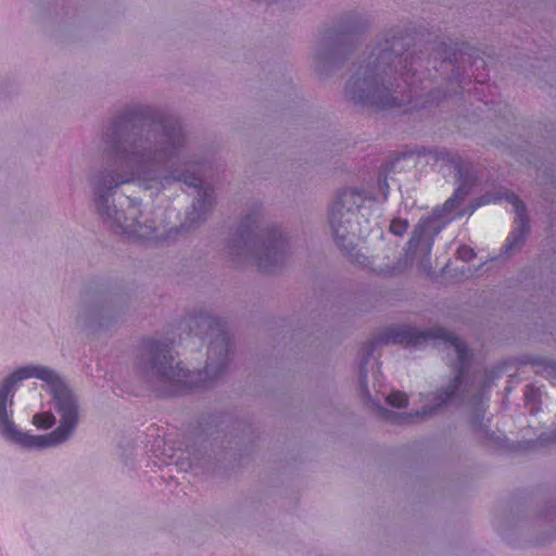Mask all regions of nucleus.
<instances>
[{"label":"nucleus","mask_w":556,"mask_h":556,"mask_svg":"<svg viewBox=\"0 0 556 556\" xmlns=\"http://www.w3.org/2000/svg\"><path fill=\"white\" fill-rule=\"evenodd\" d=\"M457 255L460 260H463L465 262H468L476 256L473 250L466 245L458 248Z\"/></svg>","instance_id":"2eb2a0df"},{"label":"nucleus","mask_w":556,"mask_h":556,"mask_svg":"<svg viewBox=\"0 0 556 556\" xmlns=\"http://www.w3.org/2000/svg\"><path fill=\"white\" fill-rule=\"evenodd\" d=\"M505 199L509 204H511L516 213V226L506 239L507 251H513L523 242L526 232L529 228V220L527 215V207L518 198V195L515 193H506Z\"/></svg>","instance_id":"1a4fd4ad"},{"label":"nucleus","mask_w":556,"mask_h":556,"mask_svg":"<svg viewBox=\"0 0 556 556\" xmlns=\"http://www.w3.org/2000/svg\"><path fill=\"white\" fill-rule=\"evenodd\" d=\"M79 419L75 395L61 375L40 364L16 368L0 382V433L22 447L63 444Z\"/></svg>","instance_id":"f257e3e1"},{"label":"nucleus","mask_w":556,"mask_h":556,"mask_svg":"<svg viewBox=\"0 0 556 556\" xmlns=\"http://www.w3.org/2000/svg\"><path fill=\"white\" fill-rule=\"evenodd\" d=\"M345 197H348L346 193H344L331 207L330 226L332 228L337 244L344 252L350 254L354 249V241L350 236L348 226L350 225L354 214L350 208L343 211Z\"/></svg>","instance_id":"0eeeda50"},{"label":"nucleus","mask_w":556,"mask_h":556,"mask_svg":"<svg viewBox=\"0 0 556 556\" xmlns=\"http://www.w3.org/2000/svg\"><path fill=\"white\" fill-rule=\"evenodd\" d=\"M546 370L553 380V384L556 386V363L549 364Z\"/></svg>","instance_id":"a211bd4d"},{"label":"nucleus","mask_w":556,"mask_h":556,"mask_svg":"<svg viewBox=\"0 0 556 556\" xmlns=\"http://www.w3.org/2000/svg\"><path fill=\"white\" fill-rule=\"evenodd\" d=\"M408 229V223L402 219H394L390 225V231L396 236H403Z\"/></svg>","instance_id":"4468645a"},{"label":"nucleus","mask_w":556,"mask_h":556,"mask_svg":"<svg viewBox=\"0 0 556 556\" xmlns=\"http://www.w3.org/2000/svg\"><path fill=\"white\" fill-rule=\"evenodd\" d=\"M257 214L248 215L239 228V254L250 255L256 266L264 271H271L274 266L282 261L286 251V240L279 229L273 228L266 233H257Z\"/></svg>","instance_id":"423d86ee"},{"label":"nucleus","mask_w":556,"mask_h":556,"mask_svg":"<svg viewBox=\"0 0 556 556\" xmlns=\"http://www.w3.org/2000/svg\"><path fill=\"white\" fill-rule=\"evenodd\" d=\"M465 195L466 191L463 190L462 188H458L455 191L454 195L446 200V202L444 203V210L451 212L454 208H456L459 205L460 201L464 200Z\"/></svg>","instance_id":"ddd939ff"},{"label":"nucleus","mask_w":556,"mask_h":556,"mask_svg":"<svg viewBox=\"0 0 556 556\" xmlns=\"http://www.w3.org/2000/svg\"><path fill=\"white\" fill-rule=\"evenodd\" d=\"M349 30H350L351 33H353V31H357V30H358V28H357V27H353V28H351V29H349Z\"/></svg>","instance_id":"aec40b11"},{"label":"nucleus","mask_w":556,"mask_h":556,"mask_svg":"<svg viewBox=\"0 0 556 556\" xmlns=\"http://www.w3.org/2000/svg\"><path fill=\"white\" fill-rule=\"evenodd\" d=\"M33 425L38 429H50L55 424V417L50 412L37 413L33 416Z\"/></svg>","instance_id":"9b49d317"},{"label":"nucleus","mask_w":556,"mask_h":556,"mask_svg":"<svg viewBox=\"0 0 556 556\" xmlns=\"http://www.w3.org/2000/svg\"><path fill=\"white\" fill-rule=\"evenodd\" d=\"M445 53V56L442 59L441 61V67L442 66H448V65H454V63L457 62V59H456V54L455 52H448L446 53V51H444Z\"/></svg>","instance_id":"dca6fc26"},{"label":"nucleus","mask_w":556,"mask_h":556,"mask_svg":"<svg viewBox=\"0 0 556 556\" xmlns=\"http://www.w3.org/2000/svg\"><path fill=\"white\" fill-rule=\"evenodd\" d=\"M441 231L434 218L427 217L419 220L408 242L412 254L421 253L429 256L435 236Z\"/></svg>","instance_id":"6e6552de"},{"label":"nucleus","mask_w":556,"mask_h":556,"mask_svg":"<svg viewBox=\"0 0 556 556\" xmlns=\"http://www.w3.org/2000/svg\"><path fill=\"white\" fill-rule=\"evenodd\" d=\"M195 167V165H191ZM174 178L178 181H182L189 187H193L197 190L198 198L193 203V210H198V207L204 211L207 206L212 204V190L205 186L203 178L200 174V166L197 165V169L193 168L190 173L189 169L185 172H176L174 174Z\"/></svg>","instance_id":"9d476101"},{"label":"nucleus","mask_w":556,"mask_h":556,"mask_svg":"<svg viewBox=\"0 0 556 556\" xmlns=\"http://www.w3.org/2000/svg\"><path fill=\"white\" fill-rule=\"evenodd\" d=\"M404 37L386 40L370 54L365 66L348 81L345 93L354 103L379 109L404 108L407 112L418 108L413 98L418 93L413 78L424 81V73H417L422 60L408 53L397 54L404 45Z\"/></svg>","instance_id":"7ed1b4c3"},{"label":"nucleus","mask_w":556,"mask_h":556,"mask_svg":"<svg viewBox=\"0 0 556 556\" xmlns=\"http://www.w3.org/2000/svg\"><path fill=\"white\" fill-rule=\"evenodd\" d=\"M429 340L439 341V344L444 345L448 355L456 357V364L454 366L457 370V375L444 392L433 395L430 401L431 404L428 403V400H422V402L426 403L421 410H416L414 415L409 414L405 416L389 414L387 417L394 422H408L413 417H428L434 414L444 404L464 400L470 392L468 386L465 384V377L469 367V352L467 346L452 332L441 328L434 331H421L408 326H402L392 329L387 337V341L414 346L427 343ZM421 399H424V396H421Z\"/></svg>","instance_id":"39448f33"},{"label":"nucleus","mask_w":556,"mask_h":556,"mask_svg":"<svg viewBox=\"0 0 556 556\" xmlns=\"http://www.w3.org/2000/svg\"><path fill=\"white\" fill-rule=\"evenodd\" d=\"M435 99V97L432 94V93H429L427 96V99L424 101L425 103H428V102H433Z\"/></svg>","instance_id":"6ab92c4d"},{"label":"nucleus","mask_w":556,"mask_h":556,"mask_svg":"<svg viewBox=\"0 0 556 556\" xmlns=\"http://www.w3.org/2000/svg\"><path fill=\"white\" fill-rule=\"evenodd\" d=\"M366 372H365V369L364 367L361 368V386H362V389H363V394L364 396H367L369 394V390H368V387H367V382H366Z\"/></svg>","instance_id":"f3484780"},{"label":"nucleus","mask_w":556,"mask_h":556,"mask_svg":"<svg viewBox=\"0 0 556 556\" xmlns=\"http://www.w3.org/2000/svg\"><path fill=\"white\" fill-rule=\"evenodd\" d=\"M110 141V161L113 170H105L92 178L93 203L102 218L115 232L138 240H159L160 226L148 224L141 216L140 203L129 200L126 212L118 211L113 204L115 190L124 184L135 180H160V167L178 156L184 143L181 126L174 119L154 123L140 136L121 135L119 126L112 131Z\"/></svg>","instance_id":"f03ea898"},{"label":"nucleus","mask_w":556,"mask_h":556,"mask_svg":"<svg viewBox=\"0 0 556 556\" xmlns=\"http://www.w3.org/2000/svg\"><path fill=\"white\" fill-rule=\"evenodd\" d=\"M195 323L198 328L205 329V336L210 338L208 362L204 370L190 372L180 363L174 366L168 345L147 339L141 345L138 370L148 382L177 394L192 388H207L224 372L230 349L224 323L211 315H200Z\"/></svg>","instance_id":"20e7f679"},{"label":"nucleus","mask_w":556,"mask_h":556,"mask_svg":"<svg viewBox=\"0 0 556 556\" xmlns=\"http://www.w3.org/2000/svg\"><path fill=\"white\" fill-rule=\"evenodd\" d=\"M387 402L393 407H404L407 405L408 400L405 393L401 391L392 392L387 396Z\"/></svg>","instance_id":"f8f14e48"}]
</instances>
